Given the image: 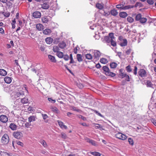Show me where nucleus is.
Returning a JSON list of instances; mask_svg holds the SVG:
<instances>
[{
  "instance_id": "1",
  "label": "nucleus",
  "mask_w": 156,
  "mask_h": 156,
  "mask_svg": "<svg viewBox=\"0 0 156 156\" xmlns=\"http://www.w3.org/2000/svg\"><path fill=\"white\" fill-rule=\"evenodd\" d=\"M103 69L104 72V73L107 76H109L111 77H114L115 75V73L111 72L108 68L107 66H104L103 67Z\"/></svg>"
},
{
  "instance_id": "46",
  "label": "nucleus",
  "mask_w": 156,
  "mask_h": 156,
  "mask_svg": "<svg viewBox=\"0 0 156 156\" xmlns=\"http://www.w3.org/2000/svg\"><path fill=\"white\" fill-rule=\"evenodd\" d=\"M128 142L130 145H131L132 146L133 145L134 141L133 139H132L131 138H130L128 139Z\"/></svg>"
},
{
  "instance_id": "16",
  "label": "nucleus",
  "mask_w": 156,
  "mask_h": 156,
  "mask_svg": "<svg viewBox=\"0 0 156 156\" xmlns=\"http://www.w3.org/2000/svg\"><path fill=\"white\" fill-rule=\"evenodd\" d=\"M128 14L127 13L124 12H121L119 13V16L121 18H125L127 16Z\"/></svg>"
},
{
  "instance_id": "19",
  "label": "nucleus",
  "mask_w": 156,
  "mask_h": 156,
  "mask_svg": "<svg viewBox=\"0 0 156 156\" xmlns=\"http://www.w3.org/2000/svg\"><path fill=\"white\" fill-rule=\"evenodd\" d=\"M53 40L52 38L51 37H48L46 38L45 39V41L46 43L48 44H51Z\"/></svg>"
},
{
  "instance_id": "2",
  "label": "nucleus",
  "mask_w": 156,
  "mask_h": 156,
  "mask_svg": "<svg viewBox=\"0 0 156 156\" xmlns=\"http://www.w3.org/2000/svg\"><path fill=\"white\" fill-rule=\"evenodd\" d=\"M92 54H93V57L95 61L98 60L101 55V53L98 50H93L92 51Z\"/></svg>"
},
{
  "instance_id": "63",
  "label": "nucleus",
  "mask_w": 156,
  "mask_h": 156,
  "mask_svg": "<svg viewBox=\"0 0 156 156\" xmlns=\"http://www.w3.org/2000/svg\"><path fill=\"white\" fill-rule=\"evenodd\" d=\"M131 51V49L129 48L126 51V53L127 55H129Z\"/></svg>"
},
{
  "instance_id": "14",
  "label": "nucleus",
  "mask_w": 156,
  "mask_h": 156,
  "mask_svg": "<svg viewBox=\"0 0 156 156\" xmlns=\"http://www.w3.org/2000/svg\"><path fill=\"white\" fill-rule=\"evenodd\" d=\"M96 7L100 10H102L104 8V5L103 3H97Z\"/></svg>"
},
{
  "instance_id": "38",
  "label": "nucleus",
  "mask_w": 156,
  "mask_h": 156,
  "mask_svg": "<svg viewBox=\"0 0 156 156\" xmlns=\"http://www.w3.org/2000/svg\"><path fill=\"white\" fill-rule=\"evenodd\" d=\"M115 39H111L110 42L111 45L113 47H115L116 46V43L114 40Z\"/></svg>"
},
{
  "instance_id": "37",
  "label": "nucleus",
  "mask_w": 156,
  "mask_h": 156,
  "mask_svg": "<svg viewBox=\"0 0 156 156\" xmlns=\"http://www.w3.org/2000/svg\"><path fill=\"white\" fill-rule=\"evenodd\" d=\"M86 58L87 59L91 60L93 58L92 55L90 54H87L85 55Z\"/></svg>"
},
{
  "instance_id": "48",
  "label": "nucleus",
  "mask_w": 156,
  "mask_h": 156,
  "mask_svg": "<svg viewBox=\"0 0 156 156\" xmlns=\"http://www.w3.org/2000/svg\"><path fill=\"white\" fill-rule=\"evenodd\" d=\"M123 5L122 4H118L116 5V7L119 9L122 10V8L123 7Z\"/></svg>"
},
{
  "instance_id": "50",
  "label": "nucleus",
  "mask_w": 156,
  "mask_h": 156,
  "mask_svg": "<svg viewBox=\"0 0 156 156\" xmlns=\"http://www.w3.org/2000/svg\"><path fill=\"white\" fill-rule=\"evenodd\" d=\"M72 110H73L74 111L77 112H80V111H81V110L80 109H77L76 107H74V106L72 107Z\"/></svg>"
},
{
  "instance_id": "49",
  "label": "nucleus",
  "mask_w": 156,
  "mask_h": 156,
  "mask_svg": "<svg viewBox=\"0 0 156 156\" xmlns=\"http://www.w3.org/2000/svg\"><path fill=\"white\" fill-rule=\"evenodd\" d=\"M111 39H115V37L114 35V34L112 33H110L109 34V36H108Z\"/></svg>"
},
{
  "instance_id": "55",
  "label": "nucleus",
  "mask_w": 156,
  "mask_h": 156,
  "mask_svg": "<svg viewBox=\"0 0 156 156\" xmlns=\"http://www.w3.org/2000/svg\"><path fill=\"white\" fill-rule=\"evenodd\" d=\"M94 112L98 115L101 117H103V116L100 113H99L98 111L96 110H94Z\"/></svg>"
},
{
  "instance_id": "42",
  "label": "nucleus",
  "mask_w": 156,
  "mask_h": 156,
  "mask_svg": "<svg viewBox=\"0 0 156 156\" xmlns=\"http://www.w3.org/2000/svg\"><path fill=\"white\" fill-rule=\"evenodd\" d=\"M139 21L141 23H144L146 22L147 19L146 18L142 17Z\"/></svg>"
},
{
  "instance_id": "3",
  "label": "nucleus",
  "mask_w": 156,
  "mask_h": 156,
  "mask_svg": "<svg viewBox=\"0 0 156 156\" xmlns=\"http://www.w3.org/2000/svg\"><path fill=\"white\" fill-rule=\"evenodd\" d=\"M9 137L8 134H5L2 137L1 142L3 144L5 145L9 143Z\"/></svg>"
},
{
  "instance_id": "40",
  "label": "nucleus",
  "mask_w": 156,
  "mask_h": 156,
  "mask_svg": "<svg viewBox=\"0 0 156 156\" xmlns=\"http://www.w3.org/2000/svg\"><path fill=\"white\" fill-rule=\"evenodd\" d=\"M53 50L54 52H58L59 51V47L58 46H54L53 47Z\"/></svg>"
},
{
  "instance_id": "44",
  "label": "nucleus",
  "mask_w": 156,
  "mask_h": 156,
  "mask_svg": "<svg viewBox=\"0 0 156 156\" xmlns=\"http://www.w3.org/2000/svg\"><path fill=\"white\" fill-rule=\"evenodd\" d=\"M91 154L94 156H101V154L100 153L98 152H91Z\"/></svg>"
},
{
  "instance_id": "33",
  "label": "nucleus",
  "mask_w": 156,
  "mask_h": 156,
  "mask_svg": "<svg viewBox=\"0 0 156 156\" xmlns=\"http://www.w3.org/2000/svg\"><path fill=\"white\" fill-rule=\"evenodd\" d=\"M48 58L50 59V60L52 62H55V58L54 56H53L50 55H48Z\"/></svg>"
},
{
  "instance_id": "30",
  "label": "nucleus",
  "mask_w": 156,
  "mask_h": 156,
  "mask_svg": "<svg viewBox=\"0 0 156 156\" xmlns=\"http://www.w3.org/2000/svg\"><path fill=\"white\" fill-rule=\"evenodd\" d=\"M28 122L31 123V122L35 121V117L34 116H30L28 118Z\"/></svg>"
},
{
  "instance_id": "28",
  "label": "nucleus",
  "mask_w": 156,
  "mask_h": 156,
  "mask_svg": "<svg viewBox=\"0 0 156 156\" xmlns=\"http://www.w3.org/2000/svg\"><path fill=\"white\" fill-rule=\"evenodd\" d=\"M51 32V30L49 29H46L43 31V33L44 34L48 35Z\"/></svg>"
},
{
  "instance_id": "20",
  "label": "nucleus",
  "mask_w": 156,
  "mask_h": 156,
  "mask_svg": "<svg viewBox=\"0 0 156 156\" xmlns=\"http://www.w3.org/2000/svg\"><path fill=\"white\" fill-rule=\"evenodd\" d=\"M110 14L114 16H117L118 14V12L117 10L115 9H113L110 11Z\"/></svg>"
},
{
  "instance_id": "23",
  "label": "nucleus",
  "mask_w": 156,
  "mask_h": 156,
  "mask_svg": "<svg viewBox=\"0 0 156 156\" xmlns=\"http://www.w3.org/2000/svg\"><path fill=\"white\" fill-rule=\"evenodd\" d=\"M37 29L39 31L42 30L43 29V26L41 24H37L36 26Z\"/></svg>"
},
{
  "instance_id": "24",
  "label": "nucleus",
  "mask_w": 156,
  "mask_h": 156,
  "mask_svg": "<svg viewBox=\"0 0 156 156\" xmlns=\"http://www.w3.org/2000/svg\"><path fill=\"white\" fill-rule=\"evenodd\" d=\"M9 127L11 129L13 130H16L17 128L16 125L13 123H11Z\"/></svg>"
},
{
  "instance_id": "53",
  "label": "nucleus",
  "mask_w": 156,
  "mask_h": 156,
  "mask_svg": "<svg viewBox=\"0 0 156 156\" xmlns=\"http://www.w3.org/2000/svg\"><path fill=\"white\" fill-rule=\"evenodd\" d=\"M150 120L153 124L156 126V120L154 119L151 118V119Z\"/></svg>"
},
{
  "instance_id": "15",
  "label": "nucleus",
  "mask_w": 156,
  "mask_h": 156,
  "mask_svg": "<svg viewBox=\"0 0 156 156\" xmlns=\"http://www.w3.org/2000/svg\"><path fill=\"white\" fill-rule=\"evenodd\" d=\"M74 84L80 89H82L83 87V84L80 83L78 80L77 81H74Z\"/></svg>"
},
{
  "instance_id": "45",
  "label": "nucleus",
  "mask_w": 156,
  "mask_h": 156,
  "mask_svg": "<svg viewBox=\"0 0 156 156\" xmlns=\"http://www.w3.org/2000/svg\"><path fill=\"white\" fill-rule=\"evenodd\" d=\"M127 21L129 23H132L133 21L134 20L130 16H128L127 19Z\"/></svg>"
},
{
  "instance_id": "4",
  "label": "nucleus",
  "mask_w": 156,
  "mask_h": 156,
  "mask_svg": "<svg viewBox=\"0 0 156 156\" xmlns=\"http://www.w3.org/2000/svg\"><path fill=\"white\" fill-rule=\"evenodd\" d=\"M24 93L23 91H22L21 92L14 91L12 93L11 95L12 97V98L16 99L20 97Z\"/></svg>"
},
{
  "instance_id": "58",
  "label": "nucleus",
  "mask_w": 156,
  "mask_h": 156,
  "mask_svg": "<svg viewBox=\"0 0 156 156\" xmlns=\"http://www.w3.org/2000/svg\"><path fill=\"white\" fill-rule=\"evenodd\" d=\"M137 68L136 66H135L134 68V69L133 70V73L135 75H136L137 74Z\"/></svg>"
},
{
  "instance_id": "17",
  "label": "nucleus",
  "mask_w": 156,
  "mask_h": 156,
  "mask_svg": "<svg viewBox=\"0 0 156 156\" xmlns=\"http://www.w3.org/2000/svg\"><path fill=\"white\" fill-rule=\"evenodd\" d=\"M49 5L47 2H44L41 4V8L44 9H47L49 8Z\"/></svg>"
},
{
  "instance_id": "29",
  "label": "nucleus",
  "mask_w": 156,
  "mask_h": 156,
  "mask_svg": "<svg viewBox=\"0 0 156 156\" xmlns=\"http://www.w3.org/2000/svg\"><path fill=\"white\" fill-rule=\"evenodd\" d=\"M76 58L79 62H80L83 61L82 56L80 54H77L76 55Z\"/></svg>"
},
{
  "instance_id": "39",
  "label": "nucleus",
  "mask_w": 156,
  "mask_h": 156,
  "mask_svg": "<svg viewBox=\"0 0 156 156\" xmlns=\"http://www.w3.org/2000/svg\"><path fill=\"white\" fill-rule=\"evenodd\" d=\"M56 55L59 58H62L63 56V53L61 51L58 52L56 53Z\"/></svg>"
},
{
  "instance_id": "27",
  "label": "nucleus",
  "mask_w": 156,
  "mask_h": 156,
  "mask_svg": "<svg viewBox=\"0 0 156 156\" xmlns=\"http://www.w3.org/2000/svg\"><path fill=\"white\" fill-rule=\"evenodd\" d=\"M146 85L148 87H150L154 88L153 87V85L152 84L151 81L147 80L146 82Z\"/></svg>"
},
{
  "instance_id": "54",
  "label": "nucleus",
  "mask_w": 156,
  "mask_h": 156,
  "mask_svg": "<svg viewBox=\"0 0 156 156\" xmlns=\"http://www.w3.org/2000/svg\"><path fill=\"white\" fill-rule=\"evenodd\" d=\"M94 112L98 115L101 117H103V116L100 113H99L98 111L96 110H94Z\"/></svg>"
},
{
  "instance_id": "11",
  "label": "nucleus",
  "mask_w": 156,
  "mask_h": 156,
  "mask_svg": "<svg viewBox=\"0 0 156 156\" xmlns=\"http://www.w3.org/2000/svg\"><path fill=\"white\" fill-rule=\"evenodd\" d=\"M102 41L104 43H109L110 42L111 39L108 36H105L104 39H101Z\"/></svg>"
},
{
  "instance_id": "64",
  "label": "nucleus",
  "mask_w": 156,
  "mask_h": 156,
  "mask_svg": "<svg viewBox=\"0 0 156 156\" xmlns=\"http://www.w3.org/2000/svg\"><path fill=\"white\" fill-rule=\"evenodd\" d=\"M40 49L41 51H43L45 50V48L44 46L41 45L40 47Z\"/></svg>"
},
{
  "instance_id": "10",
  "label": "nucleus",
  "mask_w": 156,
  "mask_h": 156,
  "mask_svg": "<svg viewBox=\"0 0 156 156\" xmlns=\"http://www.w3.org/2000/svg\"><path fill=\"white\" fill-rule=\"evenodd\" d=\"M138 74L140 76L145 77L146 75V72L144 69H140L138 72Z\"/></svg>"
},
{
  "instance_id": "32",
  "label": "nucleus",
  "mask_w": 156,
  "mask_h": 156,
  "mask_svg": "<svg viewBox=\"0 0 156 156\" xmlns=\"http://www.w3.org/2000/svg\"><path fill=\"white\" fill-rule=\"evenodd\" d=\"M100 62L103 64H106L108 62L107 59L105 58H101L100 60Z\"/></svg>"
},
{
  "instance_id": "60",
  "label": "nucleus",
  "mask_w": 156,
  "mask_h": 156,
  "mask_svg": "<svg viewBox=\"0 0 156 156\" xmlns=\"http://www.w3.org/2000/svg\"><path fill=\"white\" fill-rule=\"evenodd\" d=\"M147 2L150 5H153L154 3L153 0H147Z\"/></svg>"
},
{
  "instance_id": "18",
  "label": "nucleus",
  "mask_w": 156,
  "mask_h": 156,
  "mask_svg": "<svg viewBox=\"0 0 156 156\" xmlns=\"http://www.w3.org/2000/svg\"><path fill=\"white\" fill-rule=\"evenodd\" d=\"M4 80L6 83L10 84L12 82V79L10 77L6 76L5 77Z\"/></svg>"
},
{
  "instance_id": "62",
  "label": "nucleus",
  "mask_w": 156,
  "mask_h": 156,
  "mask_svg": "<svg viewBox=\"0 0 156 156\" xmlns=\"http://www.w3.org/2000/svg\"><path fill=\"white\" fill-rule=\"evenodd\" d=\"M16 143L18 145H20L21 146H23V143L19 141H16Z\"/></svg>"
},
{
  "instance_id": "13",
  "label": "nucleus",
  "mask_w": 156,
  "mask_h": 156,
  "mask_svg": "<svg viewBox=\"0 0 156 156\" xmlns=\"http://www.w3.org/2000/svg\"><path fill=\"white\" fill-rule=\"evenodd\" d=\"M57 122L59 126L62 129H66L67 128V126L65 125L64 124V123L62 121L60 120H58Z\"/></svg>"
},
{
  "instance_id": "36",
  "label": "nucleus",
  "mask_w": 156,
  "mask_h": 156,
  "mask_svg": "<svg viewBox=\"0 0 156 156\" xmlns=\"http://www.w3.org/2000/svg\"><path fill=\"white\" fill-rule=\"evenodd\" d=\"M110 14V12L108 11L104 10V12L102 15L106 17H107Z\"/></svg>"
},
{
  "instance_id": "25",
  "label": "nucleus",
  "mask_w": 156,
  "mask_h": 156,
  "mask_svg": "<svg viewBox=\"0 0 156 156\" xmlns=\"http://www.w3.org/2000/svg\"><path fill=\"white\" fill-rule=\"evenodd\" d=\"M95 126V127L97 129H99L100 130H103L104 129L103 128V126H101L100 124L98 123H94V124Z\"/></svg>"
},
{
  "instance_id": "35",
  "label": "nucleus",
  "mask_w": 156,
  "mask_h": 156,
  "mask_svg": "<svg viewBox=\"0 0 156 156\" xmlns=\"http://www.w3.org/2000/svg\"><path fill=\"white\" fill-rule=\"evenodd\" d=\"M28 100L27 98H23L21 99V102L22 104H26L28 102Z\"/></svg>"
},
{
  "instance_id": "51",
  "label": "nucleus",
  "mask_w": 156,
  "mask_h": 156,
  "mask_svg": "<svg viewBox=\"0 0 156 156\" xmlns=\"http://www.w3.org/2000/svg\"><path fill=\"white\" fill-rule=\"evenodd\" d=\"M31 126V124L30 122H26L25 124V126L27 128H29L30 126Z\"/></svg>"
},
{
  "instance_id": "21",
  "label": "nucleus",
  "mask_w": 156,
  "mask_h": 156,
  "mask_svg": "<svg viewBox=\"0 0 156 156\" xmlns=\"http://www.w3.org/2000/svg\"><path fill=\"white\" fill-rule=\"evenodd\" d=\"M7 74V72L3 69H0V75L2 76H5Z\"/></svg>"
},
{
  "instance_id": "57",
  "label": "nucleus",
  "mask_w": 156,
  "mask_h": 156,
  "mask_svg": "<svg viewBox=\"0 0 156 156\" xmlns=\"http://www.w3.org/2000/svg\"><path fill=\"white\" fill-rule=\"evenodd\" d=\"M125 78V80L126 81L129 82L130 81L129 77L128 75L126 74Z\"/></svg>"
},
{
  "instance_id": "41",
  "label": "nucleus",
  "mask_w": 156,
  "mask_h": 156,
  "mask_svg": "<svg viewBox=\"0 0 156 156\" xmlns=\"http://www.w3.org/2000/svg\"><path fill=\"white\" fill-rule=\"evenodd\" d=\"M142 18V16L140 13L137 14L135 20L136 21H139Z\"/></svg>"
},
{
  "instance_id": "34",
  "label": "nucleus",
  "mask_w": 156,
  "mask_h": 156,
  "mask_svg": "<svg viewBox=\"0 0 156 156\" xmlns=\"http://www.w3.org/2000/svg\"><path fill=\"white\" fill-rule=\"evenodd\" d=\"M58 45L60 48H63L66 46V44L64 42L62 41Z\"/></svg>"
},
{
  "instance_id": "7",
  "label": "nucleus",
  "mask_w": 156,
  "mask_h": 156,
  "mask_svg": "<svg viewBox=\"0 0 156 156\" xmlns=\"http://www.w3.org/2000/svg\"><path fill=\"white\" fill-rule=\"evenodd\" d=\"M85 140L87 142L89 143L93 146H96L97 145L96 142L93 140L90 139L87 137H86L85 138Z\"/></svg>"
},
{
  "instance_id": "12",
  "label": "nucleus",
  "mask_w": 156,
  "mask_h": 156,
  "mask_svg": "<svg viewBox=\"0 0 156 156\" xmlns=\"http://www.w3.org/2000/svg\"><path fill=\"white\" fill-rule=\"evenodd\" d=\"M50 17L47 16H44L42 17L41 20L43 23H47L50 20Z\"/></svg>"
},
{
  "instance_id": "22",
  "label": "nucleus",
  "mask_w": 156,
  "mask_h": 156,
  "mask_svg": "<svg viewBox=\"0 0 156 156\" xmlns=\"http://www.w3.org/2000/svg\"><path fill=\"white\" fill-rule=\"evenodd\" d=\"M134 7V6L133 5H128L126 6H124V5H123V7L122 8V10H127L129 9H130Z\"/></svg>"
},
{
  "instance_id": "61",
  "label": "nucleus",
  "mask_w": 156,
  "mask_h": 156,
  "mask_svg": "<svg viewBox=\"0 0 156 156\" xmlns=\"http://www.w3.org/2000/svg\"><path fill=\"white\" fill-rule=\"evenodd\" d=\"M48 100L50 102L53 103H55L56 101L55 100H53L51 98H48Z\"/></svg>"
},
{
  "instance_id": "56",
  "label": "nucleus",
  "mask_w": 156,
  "mask_h": 156,
  "mask_svg": "<svg viewBox=\"0 0 156 156\" xmlns=\"http://www.w3.org/2000/svg\"><path fill=\"white\" fill-rule=\"evenodd\" d=\"M61 136L62 138L64 139H65L67 137L66 135L63 133H61Z\"/></svg>"
},
{
  "instance_id": "52",
  "label": "nucleus",
  "mask_w": 156,
  "mask_h": 156,
  "mask_svg": "<svg viewBox=\"0 0 156 156\" xmlns=\"http://www.w3.org/2000/svg\"><path fill=\"white\" fill-rule=\"evenodd\" d=\"M78 117L79 118L81 119L83 121H86L87 120V119L86 117L81 115H78Z\"/></svg>"
},
{
  "instance_id": "5",
  "label": "nucleus",
  "mask_w": 156,
  "mask_h": 156,
  "mask_svg": "<svg viewBox=\"0 0 156 156\" xmlns=\"http://www.w3.org/2000/svg\"><path fill=\"white\" fill-rule=\"evenodd\" d=\"M115 136L116 138L123 140H126L127 138L125 135L120 132L115 134Z\"/></svg>"
},
{
  "instance_id": "8",
  "label": "nucleus",
  "mask_w": 156,
  "mask_h": 156,
  "mask_svg": "<svg viewBox=\"0 0 156 156\" xmlns=\"http://www.w3.org/2000/svg\"><path fill=\"white\" fill-rule=\"evenodd\" d=\"M0 121L3 123H6L8 121V118L6 115H1L0 116Z\"/></svg>"
},
{
  "instance_id": "59",
  "label": "nucleus",
  "mask_w": 156,
  "mask_h": 156,
  "mask_svg": "<svg viewBox=\"0 0 156 156\" xmlns=\"http://www.w3.org/2000/svg\"><path fill=\"white\" fill-rule=\"evenodd\" d=\"M42 117L43 118V119H46L48 118V116L46 114H42Z\"/></svg>"
},
{
  "instance_id": "47",
  "label": "nucleus",
  "mask_w": 156,
  "mask_h": 156,
  "mask_svg": "<svg viewBox=\"0 0 156 156\" xmlns=\"http://www.w3.org/2000/svg\"><path fill=\"white\" fill-rule=\"evenodd\" d=\"M126 69L127 72L129 73L132 71V69L130 66L128 65L126 67Z\"/></svg>"
},
{
  "instance_id": "43",
  "label": "nucleus",
  "mask_w": 156,
  "mask_h": 156,
  "mask_svg": "<svg viewBox=\"0 0 156 156\" xmlns=\"http://www.w3.org/2000/svg\"><path fill=\"white\" fill-rule=\"evenodd\" d=\"M40 143L42 145H43V146L44 147H47V143L44 140H41V141Z\"/></svg>"
},
{
  "instance_id": "6",
  "label": "nucleus",
  "mask_w": 156,
  "mask_h": 156,
  "mask_svg": "<svg viewBox=\"0 0 156 156\" xmlns=\"http://www.w3.org/2000/svg\"><path fill=\"white\" fill-rule=\"evenodd\" d=\"M13 135L15 138L19 139L22 137L23 134L20 132L16 131L13 132Z\"/></svg>"
},
{
  "instance_id": "9",
  "label": "nucleus",
  "mask_w": 156,
  "mask_h": 156,
  "mask_svg": "<svg viewBox=\"0 0 156 156\" xmlns=\"http://www.w3.org/2000/svg\"><path fill=\"white\" fill-rule=\"evenodd\" d=\"M33 16L35 18H38L41 16V13L38 11H36L33 13Z\"/></svg>"
},
{
  "instance_id": "26",
  "label": "nucleus",
  "mask_w": 156,
  "mask_h": 156,
  "mask_svg": "<svg viewBox=\"0 0 156 156\" xmlns=\"http://www.w3.org/2000/svg\"><path fill=\"white\" fill-rule=\"evenodd\" d=\"M127 40L126 39H123V42H122L120 44V45L122 47L125 46L127 44Z\"/></svg>"
},
{
  "instance_id": "31",
  "label": "nucleus",
  "mask_w": 156,
  "mask_h": 156,
  "mask_svg": "<svg viewBox=\"0 0 156 156\" xmlns=\"http://www.w3.org/2000/svg\"><path fill=\"white\" fill-rule=\"evenodd\" d=\"M117 64L115 62H112L110 63V66L111 68L115 69L116 67Z\"/></svg>"
}]
</instances>
